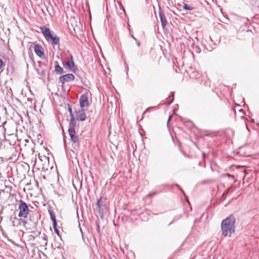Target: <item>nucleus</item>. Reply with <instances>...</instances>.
<instances>
[{
	"label": "nucleus",
	"instance_id": "1",
	"mask_svg": "<svg viewBox=\"0 0 259 259\" xmlns=\"http://www.w3.org/2000/svg\"><path fill=\"white\" fill-rule=\"evenodd\" d=\"M236 219L233 214L223 220L221 223V231L222 235L225 237L230 236L235 232Z\"/></svg>",
	"mask_w": 259,
	"mask_h": 259
},
{
	"label": "nucleus",
	"instance_id": "2",
	"mask_svg": "<svg viewBox=\"0 0 259 259\" xmlns=\"http://www.w3.org/2000/svg\"><path fill=\"white\" fill-rule=\"evenodd\" d=\"M41 33L47 40L50 39L53 45H58L60 42V38L55 34H53L50 29L45 26L40 27Z\"/></svg>",
	"mask_w": 259,
	"mask_h": 259
},
{
	"label": "nucleus",
	"instance_id": "3",
	"mask_svg": "<svg viewBox=\"0 0 259 259\" xmlns=\"http://www.w3.org/2000/svg\"><path fill=\"white\" fill-rule=\"evenodd\" d=\"M19 212L18 217L20 218H26L30 211L27 203L24 201L20 200L19 201Z\"/></svg>",
	"mask_w": 259,
	"mask_h": 259
},
{
	"label": "nucleus",
	"instance_id": "4",
	"mask_svg": "<svg viewBox=\"0 0 259 259\" xmlns=\"http://www.w3.org/2000/svg\"><path fill=\"white\" fill-rule=\"evenodd\" d=\"M76 116L75 119L80 121H84L86 119V114L84 109H81L78 111L74 112Z\"/></svg>",
	"mask_w": 259,
	"mask_h": 259
},
{
	"label": "nucleus",
	"instance_id": "5",
	"mask_svg": "<svg viewBox=\"0 0 259 259\" xmlns=\"http://www.w3.org/2000/svg\"><path fill=\"white\" fill-rule=\"evenodd\" d=\"M74 78L75 77L73 74L69 73L61 76L59 78V82L63 84L66 81L68 82L73 80L74 79Z\"/></svg>",
	"mask_w": 259,
	"mask_h": 259
},
{
	"label": "nucleus",
	"instance_id": "6",
	"mask_svg": "<svg viewBox=\"0 0 259 259\" xmlns=\"http://www.w3.org/2000/svg\"><path fill=\"white\" fill-rule=\"evenodd\" d=\"M96 205L98 207V211L100 214H102L104 212V210L106 207L105 205L104 204L102 198H100L97 200Z\"/></svg>",
	"mask_w": 259,
	"mask_h": 259
},
{
	"label": "nucleus",
	"instance_id": "7",
	"mask_svg": "<svg viewBox=\"0 0 259 259\" xmlns=\"http://www.w3.org/2000/svg\"><path fill=\"white\" fill-rule=\"evenodd\" d=\"M80 106L81 108L89 106L88 99L86 95H82L79 98Z\"/></svg>",
	"mask_w": 259,
	"mask_h": 259
},
{
	"label": "nucleus",
	"instance_id": "8",
	"mask_svg": "<svg viewBox=\"0 0 259 259\" xmlns=\"http://www.w3.org/2000/svg\"><path fill=\"white\" fill-rule=\"evenodd\" d=\"M76 125L77 122L76 119H75V117H72L70 118L68 132L75 131V128L76 126Z\"/></svg>",
	"mask_w": 259,
	"mask_h": 259
},
{
	"label": "nucleus",
	"instance_id": "9",
	"mask_svg": "<svg viewBox=\"0 0 259 259\" xmlns=\"http://www.w3.org/2000/svg\"><path fill=\"white\" fill-rule=\"evenodd\" d=\"M159 16L160 17L162 27L164 29V28H165V27L167 24V20H166V18L165 17L164 14L161 11L160 9L159 10Z\"/></svg>",
	"mask_w": 259,
	"mask_h": 259
},
{
	"label": "nucleus",
	"instance_id": "10",
	"mask_svg": "<svg viewBox=\"0 0 259 259\" xmlns=\"http://www.w3.org/2000/svg\"><path fill=\"white\" fill-rule=\"evenodd\" d=\"M68 133H69V136L70 138L71 141L74 144L77 143L78 142L79 140H78V137L76 134V132L75 131H71V132H68Z\"/></svg>",
	"mask_w": 259,
	"mask_h": 259
},
{
	"label": "nucleus",
	"instance_id": "11",
	"mask_svg": "<svg viewBox=\"0 0 259 259\" xmlns=\"http://www.w3.org/2000/svg\"><path fill=\"white\" fill-rule=\"evenodd\" d=\"M34 51L35 54L39 57H41L44 55L42 48L38 45H34Z\"/></svg>",
	"mask_w": 259,
	"mask_h": 259
},
{
	"label": "nucleus",
	"instance_id": "12",
	"mask_svg": "<svg viewBox=\"0 0 259 259\" xmlns=\"http://www.w3.org/2000/svg\"><path fill=\"white\" fill-rule=\"evenodd\" d=\"M64 65H66L71 71H74L76 68L74 61H68L65 63H63Z\"/></svg>",
	"mask_w": 259,
	"mask_h": 259
},
{
	"label": "nucleus",
	"instance_id": "13",
	"mask_svg": "<svg viewBox=\"0 0 259 259\" xmlns=\"http://www.w3.org/2000/svg\"><path fill=\"white\" fill-rule=\"evenodd\" d=\"M55 70L57 74H61L63 72V68L58 64L55 65Z\"/></svg>",
	"mask_w": 259,
	"mask_h": 259
},
{
	"label": "nucleus",
	"instance_id": "14",
	"mask_svg": "<svg viewBox=\"0 0 259 259\" xmlns=\"http://www.w3.org/2000/svg\"><path fill=\"white\" fill-rule=\"evenodd\" d=\"M49 214L50 215L51 219L53 222V223L57 222L56 219V216H55V213H54L53 211L52 210H49Z\"/></svg>",
	"mask_w": 259,
	"mask_h": 259
},
{
	"label": "nucleus",
	"instance_id": "15",
	"mask_svg": "<svg viewBox=\"0 0 259 259\" xmlns=\"http://www.w3.org/2000/svg\"><path fill=\"white\" fill-rule=\"evenodd\" d=\"M183 4H184V5H183V8L184 10H188V11H192L194 9V8L193 7L189 6L187 4H185L184 3H183Z\"/></svg>",
	"mask_w": 259,
	"mask_h": 259
},
{
	"label": "nucleus",
	"instance_id": "16",
	"mask_svg": "<svg viewBox=\"0 0 259 259\" xmlns=\"http://www.w3.org/2000/svg\"><path fill=\"white\" fill-rule=\"evenodd\" d=\"M57 222L53 223V227L54 229L55 233L59 236H60L59 231L57 228Z\"/></svg>",
	"mask_w": 259,
	"mask_h": 259
},
{
	"label": "nucleus",
	"instance_id": "17",
	"mask_svg": "<svg viewBox=\"0 0 259 259\" xmlns=\"http://www.w3.org/2000/svg\"><path fill=\"white\" fill-rule=\"evenodd\" d=\"M193 50L195 51L196 53H200L201 52V49L199 47L196 45H195L194 44H193Z\"/></svg>",
	"mask_w": 259,
	"mask_h": 259
},
{
	"label": "nucleus",
	"instance_id": "18",
	"mask_svg": "<svg viewBox=\"0 0 259 259\" xmlns=\"http://www.w3.org/2000/svg\"><path fill=\"white\" fill-rule=\"evenodd\" d=\"M68 110L70 113V118H71L72 117H75V113H74V112L73 113L71 106L70 105H68Z\"/></svg>",
	"mask_w": 259,
	"mask_h": 259
},
{
	"label": "nucleus",
	"instance_id": "19",
	"mask_svg": "<svg viewBox=\"0 0 259 259\" xmlns=\"http://www.w3.org/2000/svg\"><path fill=\"white\" fill-rule=\"evenodd\" d=\"M42 238L44 240H45L46 241H47L48 240V236L47 235H46L45 234H43V236H42Z\"/></svg>",
	"mask_w": 259,
	"mask_h": 259
},
{
	"label": "nucleus",
	"instance_id": "20",
	"mask_svg": "<svg viewBox=\"0 0 259 259\" xmlns=\"http://www.w3.org/2000/svg\"><path fill=\"white\" fill-rule=\"evenodd\" d=\"M153 108L152 107H149L148 108L146 109V110L143 113V115L144 114H145L147 112H148V111H149L150 110L152 109Z\"/></svg>",
	"mask_w": 259,
	"mask_h": 259
},
{
	"label": "nucleus",
	"instance_id": "21",
	"mask_svg": "<svg viewBox=\"0 0 259 259\" xmlns=\"http://www.w3.org/2000/svg\"><path fill=\"white\" fill-rule=\"evenodd\" d=\"M4 65V62L2 59H0V69L2 68Z\"/></svg>",
	"mask_w": 259,
	"mask_h": 259
},
{
	"label": "nucleus",
	"instance_id": "22",
	"mask_svg": "<svg viewBox=\"0 0 259 259\" xmlns=\"http://www.w3.org/2000/svg\"><path fill=\"white\" fill-rule=\"evenodd\" d=\"M157 194V193L156 192H152V193H149L148 196L151 197V196H152L153 195H155Z\"/></svg>",
	"mask_w": 259,
	"mask_h": 259
},
{
	"label": "nucleus",
	"instance_id": "23",
	"mask_svg": "<svg viewBox=\"0 0 259 259\" xmlns=\"http://www.w3.org/2000/svg\"><path fill=\"white\" fill-rule=\"evenodd\" d=\"M68 61H73V57L71 55H70L69 56V59Z\"/></svg>",
	"mask_w": 259,
	"mask_h": 259
},
{
	"label": "nucleus",
	"instance_id": "24",
	"mask_svg": "<svg viewBox=\"0 0 259 259\" xmlns=\"http://www.w3.org/2000/svg\"><path fill=\"white\" fill-rule=\"evenodd\" d=\"M226 176L227 177H229V178H233L234 177L233 175H230L229 174H227Z\"/></svg>",
	"mask_w": 259,
	"mask_h": 259
},
{
	"label": "nucleus",
	"instance_id": "25",
	"mask_svg": "<svg viewBox=\"0 0 259 259\" xmlns=\"http://www.w3.org/2000/svg\"><path fill=\"white\" fill-rule=\"evenodd\" d=\"M97 231L98 233H100V226L98 224H97Z\"/></svg>",
	"mask_w": 259,
	"mask_h": 259
},
{
	"label": "nucleus",
	"instance_id": "26",
	"mask_svg": "<svg viewBox=\"0 0 259 259\" xmlns=\"http://www.w3.org/2000/svg\"><path fill=\"white\" fill-rule=\"evenodd\" d=\"M20 220L24 225H25L27 223L26 221L22 220Z\"/></svg>",
	"mask_w": 259,
	"mask_h": 259
},
{
	"label": "nucleus",
	"instance_id": "27",
	"mask_svg": "<svg viewBox=\"0 0 259 259\" xmlns=\"http://www.w3.org/2000/svg\"><path fill=\"white\" fill-rule=\"evenodd\" d=\"M171 117H172V116H171V115L169 116V117H168V120H167V123H168V122H169V120H170L171 119Z\"/></svg>",
	"mask_w": 259,
	"mask_h": 259
},
{
	"label": "nucleus",
	"instance_id": "28",
	"mask_svg": "<svg viewBox=\"0 0 259 259\" xmlns=\"http://www.w3.org/2000/svg\"><path fill=\"white\" fill-rule=\"evenodd\" d=\"M239 111H240V112H243V113H244V112H244V110H243V109H240V110H239Z\"/></svg>",
	"mask_w": 259,
	"mask_h": 259
},
{
	"label": "nucleus",
	"instance_id": "29",
	"mask_svg": "<svg viewBox=\"0 0 259 259\" xmlns=\"http://www.w3.org/2000/svg\"><path fill=\"white\" fill-rule=\"evenodd\" d=\"M140 45V41H138V43H137L138 46H139Z\"/></svg>",
	"mask_w": 259,
	"mask_h": 259
},
{
	"label": "nucleus",
	"instance_id": "30",
	"mask_svg": "<svg viewBox=\"0 0 259 259\" xmlns=\"http://www.w3.org/2000/svg\"><path fill=\"white\" fill-rule=\"evenodd\" d=\"M64 146H65L66 143H65V141L64 139Z\"/></svg>",
	"mask_w": 259,
	"mask_h": 259
},
{
	"label": "nucleus",
	"instance_id": "31",
	"mask_svg": "<svg viewBox=\"0 0 259 259\" xmlns=\"http://www.w3.org/2000/svg\"><path fill=\"white\" fill-rule=\"evenodd\" d=\"M132 37H133L134 39L136 40V38L134 36H133V35H132Z\"/></svg>",
	"mask_w": 259,
	"mask_h": 259
},
{
	"label": "nucleus",
	"instance_id": "32",
	"mask_svg": "<svg viewBox=\"0 0 259 259\" xmlns=\"http://www.w3.org/2000/svg\"><path fill=\"white\" fill-rule=\"evenodd\" d=\"M28 101H32V99H29V98L28 99Z\"/></svg>",
	"mask_w": 259,
	"mask_h": 259
},
{
	"label": "nucleus",
	"instance_id": "33",
	"mask_svg": "<svg viewBox=\"0 0 259 259\" xmlns=\"http://www.w3.org/2000/svg\"><path fill=\"white\" fill-rule=\"evenodd\" d=\"M174 222V221H172L171 222H170V223L169 224V225H170V224H171L172 223H173Z\"/></svg>",
	"mask_w": 259,
	"mask_h": 259
},
{
	"label": "nucleus",
	"instance_id": "34",
	"mask_svg": "<svg viewBox=\"0 0 259 259\" xmlns=\"http://www.w3.org/2000/svg\"><path fill=\"white\" fill-rule=\"evenodd\" d=\"M122 10L124 12V13H125V10H124V9L123 8H122Z\"/></svg>",
	"mask_w": 259,
	"mask_h": 259
},
{
	"label": "nucleus",
	"instance_id": "35",
	"mask_svg": "<svg viewBox=\"0 0 259 259\" xmlns=\"http://www.w3.org/2000/svg\"><path fill=\"white\" fill-rule=\"evenodd\" d=\"M203 156L204 157L205 156V153H203Z\"/></svg>",
	"mask_w": 259,
	"mask_h": 259
},
{
	"label": "nucleus",
	"instance_id": "36",
	"mask_svg": "<svg viewBox=\"0 0 259 259\" xmlns=\"http://www.w3.org/2000/svg\"><path fill=\"white\" fill-rule=\"evenodd\" d=\"M110 259H112V258H110Z\"/></svg>",
	"mask_w": 259,
	"mask_h": 259
}]
</instances>
